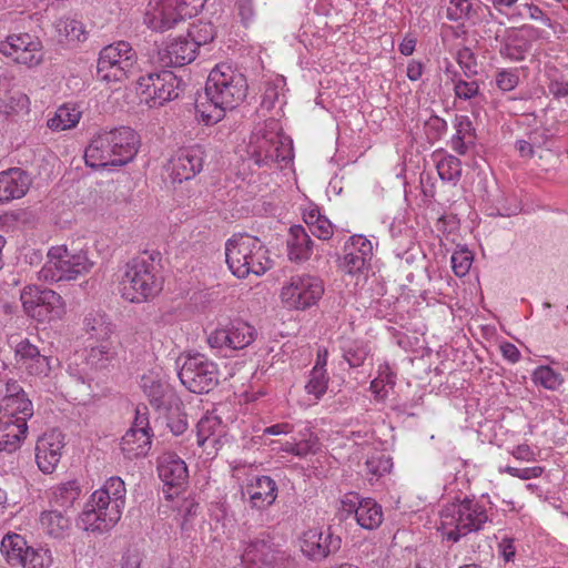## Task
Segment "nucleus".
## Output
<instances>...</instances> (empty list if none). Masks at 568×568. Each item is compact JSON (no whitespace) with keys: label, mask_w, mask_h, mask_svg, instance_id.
I'll list each match as a JSON object with an SVG mask.
<instances>
[{"label":"nucleus","mask_w":568,"mask_h":568,"mask_svg":"<svg viewBox=\"0 0 568 568\" xmlns=\"http://www.w3.org/2000/svg\"><path fill=\"white\" fill-rule=\"evenodd\" d=\"M247 89L246 77L241 71L229 63L216 64L205 83L206 100L213 109L206 112L200 109L204 103L196 104L203 121L206 124L219 122L226 110H233L244 101Z\"/></svg>","instance_id":"obj_1"},{"label":"nucleus","mask_w":568,"mask_h":568,"mask_svg":"<svg viewBox=\"0 0 568 568\" xmlns=\"http://www.w3.org/2000/svg\"><path fill=\"white\" fill-rule=\"evenodd\" d=\"M139 145V135L130 126L102 130L87 146L85 163L91 168L122 166L133 160Z\"/></svg>","instance_id":"obj_2"},{"label":"nucleus","mask_w":568,"mask_h":568,"mask_svg":"<svg viewBox=\"0 0 568 568\" xmlns=\"http://www.w3.org/2000/svg\"><path fill=\"white\" fill-rule=\"evenodd\" d=\"M162 276L153 254L143 252L131 258L120 281V292L131 303H142L162 290Z\"/></svg>","instance_id":"obj_3"},{"label":"nucleus","mask_w":568,"mask_h":568,"mask_svg":"<svg viewBox=\"0 0 568 568\" xmlns=\"http://www.w3.org/2000/svg\"><path fill=\"white\" fill-rule=\"evenodd\" d=\"M226 264L232 274L245 278L263 275L272 267L267 247L255 236L235 234L225 244Z\"/></svg>","instance_id":"obj_4"},{"label":"nucleus","mask_w":568,"mask_h":568,"mask_svg":"<svg viewBox=\"0 0 568 568\" xmlns=\"http://www.w3.org/2000/svg\"><path fill=\"white\" fill-rule=\"evenodd\" d=\"M491 516L481 500L474 498L465 497L447 504L440 513L443 535L447 540L457 542L462 537L484 529L485 524L491 521Z\"/></svg>","instance_id":"obj_5"},{"label":"nucleus","mask_w":568,"mask_h":568,"mask_svg":"<svg viewBox=\"0 0 568 568\" xmlns=\"http://www.w3.org/2000/svg\"><path fill=\"white\" fill-rule=\"evenodd\" d=\"M247 153L258 166L288 163L293 159L292 141L280 132L275 120H270L252 134Z\"/></svg>","instance_id":"obj_6"},{"label":"nucleus","mask_w":568,"mask_h":568,"mask_svg":"<svg viewBox=\"0 0 568 568\" xmlns=\"http://www.w3.org/2000/svg\"><path fill=\"white\" fill-rule=\"evenodd\" d=\"M93 263L83 251L71 252L65 246H53L48 252V260L39 271V280L54 283L72 281L87 274Z\"/></svg>","instance_id":"obj_7"},{"label":"nucleus","mask_w":568,"mask_h":568,"mask_svg":"<svg viewBox=\"0 0 568 568\" xmlns=\"http://www.w3.org/2000/svg\"><path fill=\"white\" fill-rule=\"evenodd\" d=\"M138 55L126 41L104 47L97 62V78L106 83L122 82L136 70Z\"/></svg>","instance_id":"obj_8"},{"label":"nucleus","mask_w":568,"mask_h":568,"mask_svg":"<svg viewBox=\"0 0 568 568\" xmlns=\"http://www.w3.org/2000/svg\"><path fill=\"white\" fill-rule=\"evenodd\" d=\"M178 365L180 382L191 393L207 394L219 385L217 365L203 354L179 357Z\"/></svg>","instance_id":"obj_9"},{"label":"nucleus","mask_w":568,"mask_h":568,"mask_svg":"<svg viewBox=\"0 0 568 568\" xmlns=\"http://www.w3.org/2000/svg\"><path fill=\"white\" fill-rule=\"evenodd\" d=\"M20 300L26 314L40 323L60 320L65 313L62 297L49 288L27 286Z\"/></svg>","instance_id":"obj_10"},{"label":"nucleus","mask_w":568,"mask_h":568,"mask_svg":"<svg viewBox=\"0 0 568 568\" xmlns=\"http://www.w3.org/2000/svg\"><path fill=\"white\" fill-rule=\"evenodd\" d=\"M183 82L172 71L150 72L138 80V91L150 108L164 105L180 95Z\"/></svg>","instance_id":"obj_11"},{"label":"nucleus","mask_w":568,"mask_h":568,"mask_svg":"<svg viewBox=\"0 0 568 568\" xmlns=\"http://www.w3.org/2000/svg\"><path fill=\"white\" fill-rule=\"evenodd\" d=\"M324 294L323 281L310 274L292 276L282 287L281 300L288 310H306L315 305Z\"/></svg>","instance_id":"obj_12"},{"label":"nucleus","mask_w":568,"mask_h":568,"mask_svg":"<svg viewBox=\"0 0 568 568\" xmlns=\"http://www.w3.org/2000/svg\"><path fill=\"white\" fill-rule=\"evenodd\" d=\"M1 551L9 565L22 568H44L51 564L49 549L28 546L26 539L18 535H7L1 541Z\"/></svg>","instance_id":"obj_13"},{"label":"nucleus","mask_w":568,"mask_h":568,"mask_svg":"<svg viewBox=\"0 0 568 568\" xmlns=\"http://www.w3.org/2000/svg\"><path fill=\"white\" fill-rule=\"evenodd\" d=\"M243 561L251 564L252 568H291L290 556L280 550L272 538L262 534L250 541L242 556Z\"/></svg>","instance_id":"obj_14"},{"label":"nucleus","mask_w":568,"mask_h":568,"mask_svg":"<svg viewBox=\"0 0 568 568\" xmlns=\"http://www.w3.org/2000/svg\"><path fill=\"white\" fill-rule=\"evenodd\" d=\"M0 53L28 68L37 67L43 61L42 42L29 33L7 37L0 42Z\"/></svg>","instance_id":"obj_15"},{"label":"nucleus","mask_w":568,"mask_h":568,"mask_svg":"<svg viewBox=\"0 0 568 568\" xmlns=\"http://www.w3.org/2000/svg\"><path fill=\"white\" fill-rule=\"evenodd\" d=\"M123 507L119 503H98L91 495L85 508L79 517V526L87 531L103 534L113 528L120 520Z\"/></svg>","instance_id":"obj_16"},{"label":"nucleus","mask_w":568,"mask_h":568,"mask_svg":"<svg viewBox=\"0 0 568 568\" xmlns=\"http://www.w3.org/2000/svg\"><path fill=\"white\" fill-rule=\"evenodd\" d=\"M256 329L245 321L234 320L224 327L213 331L207 343L212 348H229L232 351L243 349L256 338Z\"/></svg>","instance_id":"obj_17"},{"label":"nucleus","mask_w":568,"mask_h":568,"mask_svg":"<svg viewBox=\"0 0 568 568\" xmlns=\"http://www.w3.org/2000/svg\"><path fill=\"white\" fill-rule=\"evenodd\" d=\"M185 8L184 0H150L144 23L154 31L163 32L182 20Z\"/></svg>","instance_id":"obj_18"},{"label":"nucleus","mask_w":568,"mask_h":568,"mask_svg":"<svg viewBox=\"0 0 568 568\" xmlns=\"http://www.w3.org/2000/svg\"><path fill=\"white\" fill-rule=\"evenodd\" d=\"M341 544L339 536L334 535L331 528H310L301 537V550L311 560L327 558L341 548Z\"/></svg>","instance_id":"obj_19"},{"label":"nucleus","mask_w":568,"mask_h":568,"mask_svg":"<svg viewBox=\"0 0 568 568\" xmlns=\"http://www.w3.org/2000/svg\"><path fill=\"white\" fill-rule=\"evenodd\" d=\"M205 152L201 145L179 150L170 160L169 170L172 182L191 180L203 169Z\"/></svg>","instance_id":"obj_20"},{"label":"nucleus","mask_w":568,"mask_h":568,"mask_svg":"<svg viewBox=\"0 0 568 568\" xmlns=\"http://www.w3.org/2000/svg\"><path fill=\"white\" fill-rule=\"evenodd\" d=\"M64 447V435L52 429L40 436L36 444V462L43 474H52L57 468Z\"/></svg>","instance_id":"obj_21"},{"label":"nucleus","mask_w":568,"mask_h":568,"mask_svg":"<svg viewBox=\"0 0 568 568\" xmlns=\"http://www.w3.org/2000/svg\"><path fill=\"white\" fill-rule=\"evenodd\" d=\"M343 506L347 513H354L357 524L364 529H376L383 523L382 506L373 498H361L357 494H351L343 500Z\"/></svg>","instance_id":"obj_22"},{"label":"nucleus","mask_w":568,"mask_h":568,"mask_svg":"<svg viewBox=\"0 0 568 568\" xmlns=\"http://www.w3.org/2000/svg\"><path fill=\"white\" fill-rule=\"evenodd\" d=\"M158 474L164 486L168 487V498L173 497L172 489H180L189 477L187 467L184 460L175 453L165 452L158 458ZM178 491H174L176 494Z\"/></svg>","instance_id":"obj_23"},{"label":"nucleus","mask_w":568,"mask_h":568,"mask_svg":"<svg viewBox=\"0 0 568 568\" xmlns=\"http://www.w3.org/2000/svg\"><path fill=\"white\" fill-rule=\"evenodd\" d=\"M17 363L31 376L45 377L51 371V357L40 353L28 338L21 339L14 348Z\"/></svg>","instance_id":"obj_24"},{"label":"nucleus","mask_w":568,"mask_h":568,"mask_svg":"<svg viewBox=\"0 0 568 568\" xmlns=\"http://www.w3.org/2000/svg\"><path fill=\"white\" fill-rule=\"evenodd\" d=\"M32 180L28 172L11 168L0 173V204L23 197Z\"/></svg>","instance_id":"obj_25"},{"label":"nucleus","mask_w":568,"mask_h":568,"mask_svg":"<svg viewBox=\"0 0 568 568\" xmlns=\"http://www.w3.org/2000/svg\"><path fill=\"white\" fill-rule=\"evenodd\" d=\"M194 43L186 37L170 41L159 51V60L163 67H183L195 59Z\"/></svg>","instance_id":"obj_26"},{"label":"nucleus","mask_w":568,"mask_h":568,"mask_svg":"<svg viewBox=\"0 0 568 568\" xmlns=\"http://www.w3.org/2000/svg\"><path fill=\"white\" fill-rule=\"evenodd\" d=\"M252 508L264 510L272 506L278 494L276 481L270 476H256L246 486Z\"/></svg>","instance_id":"obj_27"},{"label":"nucleus","mask_w":568,"mask_h":568,"mask_svg":"<svg viewBox=\"0 0 568 568\" xmlns=\"http://www.w3.org/2000/svg\"><path fill=\"white\" fill-rule=\"evenodd\" d=\"M313 241L302 225L290 227L287 255L292 262L302 263L311 257Z\"/></svg>","instance_id":"obj_28"},{"label":"nucleus","mask_w":568,"mask_h":568,"mask_svg":"<svg viewBox=\"0 0 568 568\" xmlns=\"http://www.w3.org/2000/svg\"><path fill=\"white\" fill-rule=\"evenodd\" d=\"M12 416H0V453L17 452L26 439L28 426L11 423Z\"/></svg>","instance_id":"obj_29"},{"label":"nucleus","mask_w":568,"mask_h":568,"mask_svg":"<svg viewBox=\"0 0 568 568\" xmlns=\"http://www.w3.org/2000/svg\"><path fill=\"white\" fill-rule=\"evenodd\" d=\"M141 388L148 396L150 404L156 408H166L171 396L169 384L163 382L159 376L152 372L144 374L141 377Z\"/></svg>","instance_id":"obj_30"},{"label":"nucleus","mask_w":568,"mask_h":568,"mask_svg":"<svg viewBox=\"0 0 568 568\" xmlns=\"http://www.w3.org/2000/svg\"><path fill=\"white\" fill-rule=\"evenodd\" d=\"M121 450L129 459L145 456L151 447V435L142 428H130L121 439Z\"/></svg>","instance_id":"obj_31"},{"label":"nucleus","mask_w":568,"mask_h":568,"mask_svg":"<svg viewBox=\"0 0 568 568\" xmlns=\"http://www.w3.org/2000/svg\"><path fill=\"white\" fill-rule=\"evenodd\" d=\"M82 115V111L75 104L65 103L57 109L47 125L53 131H64L74 128Z\"/></svg>","instance_id":"obj_32"},{"label":"nucleus","mask_w":568,"mask_h":568,"mask_svg":"<svg viewBox=\"0 0 568 568\" xmlns=\"http://www.w3.org/2000/svg\"><path fill=\"white\" fill-rule=\"evenodd\" d=\"M93 500H98V503H111L118 504L121 507H124L125 504V486L124 481L120 477H111L105 484L93 494Z\"/></svg>","instance_id":"obj_33"},{"label":"nucleus","mask_w":568,"mask_h":568,"mask_svg":"<svg viewBox=\"0 0 568 568\" xmlns=\"http://www.w3.org/2000/svg\"><path fill=\"white\" fill-rule=\"evenodd\" d=\"M99 341V345L90 347L87 364L94 368H105L116 356L118 347L110 338Z\"/></svg>","instance_id":"obj_34"},{"label":"nucleus","mask_w":568,"mask_h":568,"mask_svg":"<svg viewBox=\"0 0 568 568\" xmlns=\"http://www.w3.org/2000/svg\"><path fill=\"white\" fill-rule=\"evenodd\" d=\"M83 327L91 338L105 339L110 338L113 333V325L108 321L104 314L99 312H90L85 315Z\"/></svg>","instance_id":"obj_35"},{"label":"nucleus","mask_w":568,"mask_h":568,"mask_svg":"<svg viewBox=\"0 0 568 568\" xmlns=\"http://www.w3.org/2000/svg\"><path fill=\"white\" fill-rule=\"evenodd\" d=\"M40 524L43 530L54 538L64 537L70 528L69 517L58 510L43 511L40 516Z\"/></svg>","instance_id":"obj_36"},{"label":"nucleus","mask_w":568,"mask_h":568,"mask_svg":"<svg viewBox=\"0 0 568 568\" xmlns=\"http://www.w3.org/2000/svg\"><path fill=\"white\" fill-rule=\"evenodd\" d=\"M6 407V412L1 416H12V424L28 426L27 420L33 415V405L26 394L8 402Z\"/></svg>","instance_id":"obj_37"},{"label":"nucleus","mask_w":568,"mask_h":568,"mask_svg":"<svg viewBox=\"0 0 568 568\" xmlns=\"http://www.w3.org/2000/svg\"><path fill=\"white\" fill-rule=\"evenodd\" d=\"M81 488L75 480H69L58 485L52 493V501L55 506L63 509L72 507L73 503L79 498Z\"/></svg>","instance_id":"obj_38"},{"label":"nucleus","mask_w":568,"mask_h":568,"mask_svg":"<svg viewBox=\"0 0 568 568\" xmlns=\"http://www.w3.org/2000/svg\"><path fill=\"white\" fill-rule=\"evenodd\" d=\"M437 173L443 181L456 184L462 175V162L454 155H446L436 164Z\"/></svg>","instance_id":"obj_39"},{"label":"nucleus","mask_w":568,"mask_h":568,"mask_svg":"<svg viewBox=\"0 0 568 568\" xmlns=\"http://www.w3.org/2000/svg\"><path fill=\"white\" fill-rule=\"evenodd\" d=\"M186 36L194 43L195 49L197 50L202 45L213 41L215 37V29L211 22L200 21L190 27Z\"/></svg>","instance_id":"obj_40"},{"label":"nucleus","mask_w":568,"mask_h":568,"mask_svg":"<svg viewBox=\"0 0 568 568\" xmlns=\"http://www.w3.org/2000/svg\"><path fill=\"white\" fill-rule=\"evenodd\" d=\"M327 386L328 376L326 369L321 366H314L305 385L307 394L314 395L316 399H320L326 393Z\"/></svg>","instance_id":"obj_41"},{"label":"nucleus","mask_w":568,"mask_h":568,"mask_svg":"<svg viewBox=\"0 0 568 568\" xmlns=\"http://www.w3.org/2000/svg\"><path fill=\"white\" fill-rule=\"evenodd\" d=\"M369 261L371 260L366 258L357 251L347 247V244H345L344 256L339 263V267L347 274H356L363 272Z\"/></svg>","instance_id":"obj_42"},{"label":"nucleus","mask_w":568,"mask_h":568,"mask_svg":"<svg viewBox=\"0 0 568 568\" xmlns=\"http://www.w3.org/2000/svg\"><path fill=\"white\" fill-rule=\"evenodd\" d=\"M284 87L285 80L283 77H278L273 81L266 82L261 106L267 111L272 110L275 106V103L280 100V97H284Z\"/></svg>","instance_id":"obj_43"},{"label":"nucleus","mask_w":568,"mask_h":568,"mask_svg":"<svg viewBox=\"0 0 568 568\" xmlns=\"http://www.w3.org/2000/svg\"><path fill=\"white\" fill-rule=\"evenodd\" d=\"M532 379L535 383L551 390L557 389L564 383L561 375L549 366H539L536 368L532 374Z\"/></svg>","instance_id":"obj_44"},{"label":"nucleus","mask_w":568,"mask_h":568,"mask_svg":"<svg viewBox=\"0 0 568 568\" xmlns=\"http://www.w3.org/2000/svg\"><path fill=\"white\" fill-rule=\"evenodd\" d=\"M392 466V458L381 453L373 454L365 463L366 473L375 476L376 478L389 473Z\"/></svg>","instance_id":"obj_45"},{"label":"nucleus","mask_w":568,"mask_h":568,"mask_svg":"<svg viewBox=\"0 0 568 568\" xmlns=\"http://www.w3.org/2000/svg\"><path fill=\"white\" fill-rule=\"evenodd\" d=\"M474 16L471 0H449L447 19L454 22L468 20Z\"/></svg>","instance_id":"obj_46"},{"label":"nucleus","mask_w":568,"mask_h":568,"mask_svg":"<svg viewBox=\"0 0 568 568\" xmlns=\"http://www.w3.org/2000/svg\"><path fill=\"white\" fill-rule=\"evenodd\" d=\"M368 348L364 343L354 342L343 351V357L351 367H359L368 356Z\"/></svg>","instance_id":"obj_47"},{"label":"nucleus","mask_w":568,"mask_h":568,"mask_svg":"<svg viewBox=\"0 0 568 568\" xmlns=\"http://www.w3.org/2000/svg\"><path fill=\"white\" fill-rule=\"evenodd\" d=\"M220 426V420L215 416H205L196 425L197 444L203 446L205 442L215 433Z\"/></svg>","instance_id":"obj_48"},{"label":"nucleus","mask_w":568,"mask_h":568,"mask_svg":"<svg viewBox=\"0 0 568 568\" xmlns=\"http://www.w3.org/2000/svg\"><path fill=\"white\" fill-rule=\"evenodd\" d=\"M446 132H447V122L437 115H432L425 122V133H426L427 140L432 143L440 140L442 136Z\"/></svg>","instance_id":"obj_49"},{"label":"nucleus","mask_w":568,"mask_h":568,"mask_svg":"<svg viewBox=\"0 0 568 568\" xmlns=\"http://www.w3.org/2000/svg\"><path fill=\"white\" fill-rule=\"evenodd\" d=\"M471 261L473 257L469 251L454 252L450 257V262L455 275L458 277L465 276L469 272Z\"/></svg>","instance_id":"obj_50"},{"label":"nucleus","mask_w":568,"mask_h":568,"mask_svg":"<svg viewBox=\"0 0 568 568\" xmlns=\"http://www.w3.org/2000/svg\"><path fill=\"white\" fill-rule=\"evenodd\" d=\"M454 92L458 99L470 100L479 95V84L475 80L465 81L458 79L455 81Z\"/></svg>","instance_id":"obj_51"},{"label":"nucleus","mask_w":568,"mask_h":568,"mask_svg":"<svg viewBox=\"0 0 568 568\" xmlns=\"http://www.w3.org/2000/svg\"><path fill=\"white\" fill-rule=\"evenodd\" d=\"M166 425L173 435H182L187 429L189 426L186 414L181 412L180 408L176 407L174 410H171L169 413Z\"/></svg>","instance_id":"obj_52"},{"label":"nucleus","mask_w":568,"mask_h":568,"mask_svg":"<svg viewBox=\"0 0 568 568\" xmlns=\"http://www.w3.org/2000/svg\"><path fill=\"white\" fill-rule=\"evenodd\" d=\"M457 61L467 78L477 74L476 59L468 48H464L458 51Z\"/></svg>","instance_id":"obj_53"},{"label":"nucleus","mask_w":568,"mask_h":568,"mask_svg":"<svg viewBox=\"0 0 568 568\" xmlns=\"http://www.w3.org/2000/svg\"><path fill=\"white\" fill-rule=\"evenodd\" d=\"M347 247L352 248L353 251H357L366 258L371 260L373 255V245L369 240H367L365 236L361 234H356L349 237V240L346 242Z\"/></svg>","instance_id":"obj_54"},{"label":"nucleus","mask_w":568,"mask_h":568,"mask_svg":"<svg viewBox=\"0 0 568 568\" xmlns=\"http://www.w3.org/2000/svg\"><path fill=\"white\" fill-rule=\"evenodd\" d=\"M519 82V77L516 70H503L496 75V84L503 91L514 90Z\"/></svg>","instance_id":"obj_55"},{"label":"nucleus","mask_w":568,"mask_h":568,"mask_svg":"<svg viewBox=\"0 0 568 568\" xmlns=\"http://www.w3.org/2000/svg\"><path fill=\"white\" fill-rule=\"evenodd\" d=\"M454 125L456 129V133L454 135H459L475 142V129L468 116L456 115Z\"/></svg>","instance_id":"obj_56"},{"label":"nucleus","mask_w":568,"mask_h":568,"mask_svg":"<svg viewBox=\"0 0 568 568\" xmlns=\"http://www.w3.org/2000/svg\"><path fill=\"white\" fill-rule=\"evenodd\" d=\"M64 32L65 36L72 41H83L85 40V31L84 26L81 21L75 19H70L64 22Z\"/></svg>","instance_id":"obj_57"},{"label":"nucleus","mask_w":568,"mask_h":568,"mask_svg":"<svg viewBox=\"0 0 568 568\" xmlns=\"http://www.w3.org/2000/svg\"><path fill=\"white\" fill-rule=\"evenodd\" d=\"M500 471H505L514 477L528 480L531 478L539 477L542 473V468L538 466L529 468H516L511 466H506L504 469H500Z\"/></svg>","instance_id":"obj_58"},{"label":"nucleus","mask_w":568,"mask_h":568,"mask_svg":"<svg viewBox=\"0 0 568 568\" xmlns=\"http://www.w3.org/2000/svg\"><path fill=\"white\" fill-rule=\"evenodd\" d=\"M526 51L525 45L508 42L500 48L499 53L511 61H521L525 59Z\"/></svg>","instance_id":"obj_59"},{"label":"nucleus","mask_w":568,"mask_h":568,"mask_svg":"<svg viewBox=\"0 0 568 568\" xmlns=\"http://www.w3.org/2000/svg\"><path fill=\"white\" fill-rule=\"evenodd\" d=\"M318 449V440L316 437H310L307 439L295 443V456L303 458L308 455L316 454Z\"/></svg>","instance_id":"obj_60"},{"label":"nucleus","mask_w":568,"mask_h":568,"mask_svg":"<svg viewBox=\"0 0 568 568\" xmlns=\"http://www.w3.org/2000/svg\"><path fill=\"white\" fill-rule=\"evenodd\" d=\"M310 231L320 240H329L333 235V224L326 216H323Z\"/></svg>","instance_id":"obj_61"},{"label":"nucleus","mask_w":568,"mask_h":568,"mask_svg":"<svg viewBox=\"0 0 568 568\" xmlns=\"http://www.w3.org/2000/svg\"><path fill=\"white\" fill-rule=\"evenodd\" d=\"M549 136V130L544 126H537L527 134L530 143H532V145L536 148L545 145Z\"/></svg>","instance_id":"obj_62"},{"label":"nucleus","mask_w":568,"mask_h":568,"mask_svg":"<svg viewBox=\"0 0 568 568\" xmlns=\"http://www.w3.org/2000/svg\"><path fill=\"white\" fill-rule=\"evenodd\" d=\"M142 556L138 551H128L122 556L121 568H141Z\"/></svg>","instance_id":"obj_63"},{"label":"nucleus","mask_w":568,"mask_h":568,"mask_svg":"<svg viewBox=\"0 0 568 568\" xmlns=\"http://www.w3.org/2000/svg\"><path fill=\"white\" fill-rule=\"evenodd\" d=\"M549 92L555 98H565L568 97V81L565 80H552L549 83Z\"/></svg>","instance_id":"obj_64"}]
</instances>
